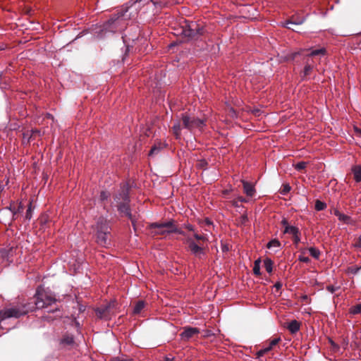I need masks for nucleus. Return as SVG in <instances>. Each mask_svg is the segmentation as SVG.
<instances>
[{
  "mask_svg": "<svg viewBox=\"0 0 361 361\" xmlns=\"http://www.w3.org/2000/svg\"><path fill=\"white\" fill-rule=\"evenodd\" d=\"M35 307L30 304H25L21 307H13L4 308L0 310V326L2 322L8 318H19L20 317L27 314L29 312L36 309H47L49 313H56V317H61V310L58 307L49 309V307L55 304L56 299L55 295L49 290H46L42 286L37 288L35 295Z\"/></svg>",
  "mask_w": 361,
  "mask_h": 361,
  "instance_id": "f257e3e1",
  "label": "nucleus"
},
{
  "mask_svg": "<svg viewBox=\"0 0 361 361\" xmlns=\"http://www.w3.org/2000/svg\"><path fill=\"white\" fill-rule=\"evenodd\" d=\"M141 1V0H132L128 2L103 25L94 28L95 37L101 39L106 37L108 32L116 33L123 31L128 25V20L137 17Z\"/></svg>",
  "mask_w": 361,
  "mask_h": 361,
  "instance_id": "f03ea898",
  "label": "nucleus"
},
{
  "mask_svg": "<svg viewBox=\"0 0 361 361\" xmlns=\"http://www.w3.org/2000/svg\"><path fill=\"white\" fill-rule=\"evenodd\" d=\"M94 230L96 232L97 243L104 247H108L110 245L109 235L111 233V228L104 217L100 216L97 219L94 226Z\"/></svg>",
  "mask_w": 361,
  "mask_h": 361,
  "instance_id": "7ed1b4c3",
  "label": "nucleus"
},
{
  "mask_svg": "<svg viewBox=\"0 0 361 361\" xmlns=\"http://www.w3.org/2000/svg\"><path fill=\"white\" fill-rule=\"evenodd\" d=\"M181 120L183 128L191 132L195 130L202 131L206 126L205 120L198 118L187 113L181 114Z\"/></svg>",
  "mask_w": 361,
  "mask_h": 361,
  "instance_id": "20e7f679",
  "label": "nucleus"
},
{
  "mask_svg": "<svg viewBox=\"0 0 361 361\" xmlns=\"http://www.w3.org/2000/svg\"><path fill=\"white\" fill-rule=\"evenodd\" d=\"M203 27L200 26L194 21H185V25L182 26V34L188 38H195L202 35Z\"/></svg>",
  "mask_w": 361,
  "mask_h": 361,
  "instance_id": "39448f33",
  "label": "nucleus"
},
{
  "mask_svg": "<svg viewBox=\"0 0 361 361\" xmlns=\"http://www.w3.org/2000/svg\"><path fill=\"white\" fill-rule=\"evenodd\" d=\"M187 244L188 250L195 257L202 259L205 256L206 253L204 248L195 243L192 236H187Z\"/></svg>",
  "mask_w": 361,
  "mask_h": 361,
  "instance_id": "423d86ee",
  "label": "nucleus"
},
{
  "mask_svg": "<svg viewBox=\"0 0 361 361\" xmlns=\"http://www.w3.org/2000/svg\"><path fill=\"white\" fill-rule=\"evenodd\" d=\"M129 202H130L118 203L116 204V206L117 207L118 211L121 214H123L125 216H126L131 221L133 225L134 226L135 220L131 214Z\"/></svg>",
  "mask_w": 361,
  "mask_h": 361,
  "instance_id": "0eeeda50",
  "label": "nucleus"
},
{
  "mask_svg": "<svg viewBox=\"0 0 361 361\" xmlns=\"http://www.w3.org/2000/svg\"><path fill=\"white\" fill-rule=\"evenodd\" d=\"M14 212H11L9 209H1L0 210V221L6 224H10L16 219Z\"/></svg>",
  "mask_w": 361,
  "mask_h": 361,
  "instance_id": "6e6552de",
  "label": "nucleus"
},
{
  "mask_svg": "<svg viewBox=\"0 0 361 361\" xmlns=\"http://www.w3.org/2000/svg\"><path fill=\"white\" fill-rule=\"evenodd\" d=\"M167 223H168V221L163 222V223H158V222L152 223L149 225V228L151 229H153V228L157 229L156 231H154V233L157 234V235H165V234L172 233V231H169L171 229V227L162 226L164 224H166Z\"/></svg>",
  "mask_w": 361,
  "mask_h": 361,
  "instance_id": "1a4fd4ad",
  "label": "nucleus"
},
{
  "mask_svg": "<svg viewBox=\"0 0 361 361\" xmlns=\"http://www.w3.org/2000/svg\"><path fill=\"white\" fill-rule=\"evenodd\" d=\"M200 332V329L196 327L186 326L184 328L183 332L180 334V336L183 341H188L192 336L198 334Z\"/></svg>",
  "mask_w": 361,
  "mask_h": 361,
  "instance_id": "9d476101",
  "label": "nucleus"
},
{
  "mask_svg": "<svg viewBox=\"0 0 361 361\" xmlns=\"http://www.w3.org/2000/svg\"><path fill=\"white\" fill-rule=\"evenodd\" d=\"M281 341V338L280 337H278V338H274L273 340H271L269 343V345L267 346V347H265L261 350H259V351L257 352L256 353V355L257 357H262L264 354L267 353L268 352H269L270 350H271L273 349V348L279 342Z\"/></svg>",
  "mask_w": 361,
  "mask_h": 361,
  "instance_id": "9b49d317",
  "label": "nucleus"
},
{
  "mask_svg": "<svg viewBox=\"0 0 361 361\" xmlns=\"http://www.w3.org/2000/svg\"><path fill=\"white\" fill-rule=\"evenodd\" d=\"M114 201L116 204L130 202L128 189L125 188H122L121 191L115 196Z\"/></svg>",
  "mask_w": 361,
  "mask_h": 361,
  "instance_id": "f8f14e48",
  "label": "nucleus"
},
{
  "mask_svg": "<svg viewBox=\"0 0 361 361\" xmlns=\"http://www.w3.org/2000/svg\"><path fill=\"white\" fill-rule=\"evenodd\" d=\"M163 226L165 227H171V229L169 231H172V233H178L180 235H182L185 237L184 242L187 243V236H191L190 234L185 233L183 230L178 228L177 226L173 224V220L168 221V223L166 224H164Z\"/></svg>",
  "mask_w": 361,
  "mask_h": 361,
  "instance_id": "ddd939ff",
  "label": "nucleus"
},
{
  "mask_svg": "<svg viewBox=\"0 0 361 361\" xmlns=\"http://www.w3.org/2000/svg\"><path fill=\"white\" fill-rule=\"evenodd\" d=\"M243 186V191L248 197H253L256 192L255 185L252 183L241 180Z\"/></svg>",
  "mask_w": 361,
  "mask_h": 361,
  "instance_id": "4468645a",
  "label": "nucleus"
},
{
  "mask_svg": "<svg viewBox=\"0 0 361 361\" xmlns=\"http://www.w3.org/2000/svg\"><path fill=\"white\" fill-rule=\"evenodd\" d=\"M305 20H306L305 17L296 18H295V17H293V18L291 20H287L285 23H283L282 26L285 27H288L289 29H291V27L288 26L289 24L296 25H301L305 21ZM292 30H293V28H292Z\"/></svg>",
  "mask_w": 361,
  "mask_h": 361,
  "instance_id": "2eb2a0df",
  "label": "nucleus"
},
{
  "mask_svg": "<svg viewBox=\"0 0 361 361\" xmlns=\"http://www.w3.org/2000/svg\"><path fill=\"white\" fill-rule=\"evenodd\" d=\"M287 329L291 334H295L300 329V324L297 320H292L288 323Z\"/></svg>",
  "mask_w": 361,
  "mask_h": 361,
  "instance_id": "dca6fc26",
  "label": "nucleus"
},
{
  "mask_svg": "<svg viewBox=\"0 0 361 361\" xmlns=\"http://www.w3.org/2000/svg\"><path fill=\"white\" fill-rule=\"evenodd\" d=\"M326 50L325 48L322 47L320 49H317L310 51V53L305 54L307 57L316 56H324L326 54Z\"/></svg>",
  "mask_w": 361,
  "mask_h": 361,
  "instance_id": "f3484780",
  "label": "nucleus"
},
{
  "mask_svg": "<svg viewBox=\"0 0 361 361\" xmlns=\"http://www.w3.org/2000/svg\"><path fill=\"white\" fill-rule=\"evenodd\" d=\"M281 244L280 241L277 239H273L270 240L268 243L267 247L269 249H275V252H277L281 248Z\"/></svg>",
  "mask_w": 361,
  "mask_h": 361,
  "instance_id": "a211bd4d",
  "label": "nucleus"
},
{
  "mask_svg": "<svg viewBox=\"0 0 361 361\" xmlns=\"http://www.w3.org/2000/svg\"><path fill=\"white\" fill-rule=\"evenodd\" d=\"M283 233H289L294 235L295 234H300V231L298 227L289 225L288 227L286 228V229H284Z\"/></svg>",
  "mask_w": 361,
  "mask_h": 361,
  "instance_id": "6ab92c4d",
  "label": "nucleus"
},
{
  "mask_svg": "<svg viewBox=\"0 0 361 361\" xmlns=\"http://www.w3.org/2000/svg\"><path fill=\"white\" fill-rule=\"evenodd\" d=\"M264 268L266 269V271L271 274L272 272V270H273V262L271 259L269 258H266L264 260Z\"/></svg>",
  "mask_w": 361,
  "mask_h": 361,
  "instance_id": "aec40b11",
  "label": "nucleus"
},
{
  "mask_svg": "<svg viewBox=\"0 0 361 361\" xmlns=\"http://www.w3.org/2000/svg\"><path fill=\"white\" fill-rule=\"evenodd\" d=\"M145 307V302L142 300H139L136 302L133 308L134 314H139Z\"/></svg>",
  "mask_w": 361,
  "mask_h": 361,
  "instance_id": "412c9836",
  "label": "nucleus"
},
{
  "mask_svg": "<svg viewBox=\"0 0 361 361\" xmlns=\"http://www.w3.org/2000/svg\"><path fill=\"white\" fill-rule=\"evenodd\" d=\"M349 313L353 315L361 314V303H358L350 307Z\"/></svg>",
  "mask_w": 361,
  "mask_h": 361,
  "instance_id": "4be33fe9",
  "label": "nucleus"
},
{
  "mask_svg": "<svg viewBox=\"0 0 361 361\" xmlns=\"http://www.w3.org/2000/svg\"><path fill=\"white\" fill-rule=\"evenodd\" d=\"M338 219L340 221L343 222L345 224H352V219L350 216L346 215L345 214L341 213L339 216L338 217Z\"/></svg>",
  "mask_w": 361,
  "mask_h": 361,
  "instance_id": "5701e85b",
  "label": "nucleus"
},
{
  "mask_svg": "<svg viewBox=\"0 0 361 361\" xmlns=\"http://www.w3.org/2000/svg\"><path fill=\"white\" fill-rule=\"evenodd\" d=\"M260 264H261L260 258H258L254 262L253 273H254V274H255L257 276L261 275Z\"/></svg>",
  "mask_w": 361,
  "mask_h": 361,
  "instance_id": "b1692460",
  "label": "nucleus"
},
{
  "mask_svg": "<svg viewBox=\"0 0 361 361\" xmlns=\"http://www.w3.org/2000/svg\"><path fill=\"white\" fill-rule=\"evenodd\" d=\"M313 69V65L311 64L310 63H309V61H307L306 62V64L304 67V71H303V78L305 77H307L308 75H310Z\"/></svg>",
  "mask_w": 361,
  "mask_h": 361,
  "instance_id": "393cba45",
  "label": "nucleus"
},
{
  "mask_svg": "<svg viewBox=\"0 0 361 361\" xmlns=\"http://www.w3.org/2000/svg\"><path fill=\"white\" fill-rule=\"evenodd\" d=\"M309 252H310V255L314 257V259H318L319 258V256H320V251L319 249L314 247H310L309 249Z\"/></svg>",
  "mask_w": 361,
  "mask_h": 361,
  "instance_id": "a878e982",
  "label": "nucleus"
},
{
  "mask_svg": "<svg viewBox=\"0 0 361 361\" xmlns=\"http://www.w3.org/2000/svg\"><path fill=\"white\" fill-rule=\"evenodd\" d=\"M180 130L181 126L179 122H176L173 126V133L175 134L176 138H179L180 135Z\"/></svg>",
  "mask_w": 361,
  "mask_h": 361,
  "instance_id": "bb28decb",
  "label": "nucleus"
},
{
  "mask_svg": "<svg viewBox=\"0 0 361 361\" xmlns=\"http://www.w3.org/2000/svg\"><path fill=\"white\" fill-rule=\"evenodd\" d=\"M73 343L74 338L73 336H66L61 341V343L62 344L72 345Z\"/></svg>",
  "mask_w": 361,
  "mask_h": 361,
  "instance_id": "cd10ccee",
  "label": "nucleus"
},
{
  "mask_svg": "<svg viewBox=\"0 0 361 361\" xmlns=\"http://www.w3.org/2000/svg\"><path fill=\"white\" fill-rule=\"evenodd\" d=\"M314 208L317 211H322L326 208V204L319 200H316Z\"/></svg>",
  "mask_w": 361,
  "mask_h": 361,
  "instance_id": "c85d7f7f",
  "label": "nucleus"
},
{
  "mask_svg": "<svg viewBox=\"0 0 361 361\" xmlns=\"http://www.w3.org/2000/svg\"><path fill=\"white\" fill-rule=\"evenodd\" d=\"M162 148L163 147H161V144H159V145H154L149 152V156L157 154Z\"/></svg>",
  "mask_w": 361,
  "mask_h": 361,
  "instance_id": "c756f323",
  "label": "nucleus"
},
{
  "mask_svg": "<svg viewBox=\"0 0 361 361\" xmlns=\"http://www.w3.org/2000/svg\"><path fill=\"white\" fill-rule=\"evenodd\" d=\"M108 308H109V306H105L103 307L97 308L95 312H96V314L98 316V317L102 318L104 316Z\"/></svg>",
  "mask_w": 361,
  "mask_h": 361,
  "instance_id": "7c9ffc66",
  "label": "nucleus"
},
{
  "mask_svg": "<svg viewBox=\"0 0 361 361\" xmlns=\"http://www.w3.org/2000/svg\"><path fill=\"white\" fill-rule=\"evenodd\" d=\"M32 202H30L28 207H27L26 213H25V219L27 220L30 221L32 219Z\"/></svg>",
  "mask_w": 361,
  "mask_h": 361,
  "instance_id": "2f4dec72",
  "label": "nucleus"
},
{
  "mask_svg": "<svg viewBox=\"0 0 361 361\" xmlns=\"http://www.w3.org/2000/svg\"><path fill=\"white\" fill-rule=\"evenodd\" d=\"M354 178L356 182H361V167L355 168L354 171Z\"/></svg>",
  "mask_w": 361,
  "mask_h": 361,
  "instance_id": "473e14b6",
  "label": "nucleus"
},
{
  "mask_svg": "<svg viewBox=\"0 0 361 361\" xmlns=\"http://www.w3.org/2000/svg\"><path fill=\"white\" fill-rule=\"evenodd\" d=\"M192 235L194 237V238L197 240H202V241L207 240V238L206 237V235L198 234L195 231L194 233H192Z\"/></svg>",
  "mask_w": 361,
  "mask_h": 361,
  "instance_id": "72a5a7b5",
  "label": "nucleus"
},
{
  "mask_svg": "<svg viewBox=\"0 0 361 361\" xmlns=\"http://www.w3.org/2000/svg\"><path fill=\"white\" fill-rule=\"evenodd\" d=\"M307 166V162L305 161H300L295 164L294 167L297 171H301L305 169Z\"/></svg>",
  "mask_w": 361,
  "mask_h": 361,
  "instance_id": "f704fd0d",
  "label": "nucleus"
},
{
  "mask_svg": "<svg viewBox=\"0 0 361 361\" xmlns=\"http://www.w3.org/2000/svg\"><path fill=\"white\" fill-rule=\"evenodd\" d=\"M360 270H361V266H353L348 268V272L354 275L357 274Z\"/></svg>",
  "mask_w": 361,
  "mask_h": 361,
  "instance_id": "c9c22d12",
  "label": "nucleus"
},
{
  "mask_svg": "<svg viewBox=\"0 0 361 361\" xmlns=\"http://www.w3.org/2000/svg\"><path fill=\"white\" fill-rule=\"evenodd\" d=\"M290 186L288 184L283 185V188L281 190L282 195H286L290 190Z\"/></svg>",
  "mask_w": 361,
  "mask_h": 361,
  "instance_id": "e433bc0d",
  "label": "nucleus"
},
{
  "mask_svg": "<svg viewBox=\"0 0 361 361\" xmlns=\"http://www.w3.org/2000/svg\"><path fill=\"white\" fill-rule=\"evenodd\" d=\"M250 111L255 116H260L263 114V111L259 108H253Z\"/></svg>",
  "mask_w": 361,
  "mask_h": 361,
  "instance_id": "4c0bfd02",
  "label": "nucleus"
},
{
  "mask_svg": "<svg viewBox=\"0 0 361 361\" xmlns=\"http://www.w3.org/2000/svg\"><path fill=\"white\" fill-rule=\"evenodd\" d=\"M23 142L24 143L28 142L30 140V138L32 136V134L30 133V132H29V131L25 132V133H23Z\"/></svg>",
  "mask_w": 361,
  "mask_h": 361,
  "instance_id": "58836bf2",
  "label": "nucleus"
},
{
  "mask_svg": "<svg viewBox=\"0 0 361 361\" xmlns=\"http://www.w3.org/2000/svg\"><path fill=\"white\" fill-rule=\"evenodd\" d=\"M207 164L208 163L205 159H201L199 161L197 166L202 169H205L207 166Z\"/></svg>",
  "mask_w": 361,
  "mask_h": 361,
  "instance_id": "ea45409f",
  "label": "nucleus"
},
{
  "mask_svg": "<svg viewBox=\"0 0 361 361\" xmlns=\"http://www.w3.org/2000/svg\"><path fill=\"white\" fill-rule=\"evenodd\" d=\"M109 196V195L108 192H106L105 191H102L100 192L99 199L101 201H104L108 199Z\"/></svg>",
  "mask_w": 361,
  "mask_h": 361,
  "instance_id": "a19ab883",
  "label": "nucleus"
},
{
  "mask_svg": "<svg viewBox=\"0 0 361 361\" xmlns=\"http://www.w3.org/2000/svg\"><path fill=\"white\" fill-rule=\"evenodd\" d=\"M339 287L338 286H326V290L330 292L331 293H334L335 291H336L337 290H338Z\"/></svg>",
  "mask_w": 361,
  "mask_h": 361,
  "instance_id": "79ce46f5",
  "label": "nucleus"
},
{
  "mask_svg": "<svg viewBox=\"0 0 361 361\" xmlns=\"http://www.w3.org/2000/svg\"><path fill=\"white\" fill-rule=\"evenodd\" d=\"M298 260L300 262H305V263H309L310 261V259L308 257H305L303 255H299Z\"/></svg>",
  "mask_w": 361,
  "mask_h": 361,
  "instance_id": "37998d69",
  "label": "nucleus"
},
{
  "mask_svg": "<svg viewBox=\"0 0 361 361\" xmlns=\"http://www.w3.org/2000/svg\"><path fill=\"white\" fill-rule=\"evenodd\" d=\"M183 227L192 233L195 231L194 226L190 224H183Z\"/></svg>",
  "mask_w": 361,
  "mask_h": 361,
  "instance_id": "c03bdc74",
  "label": "nucleus"
},
{
  "mask_svg": "<svg viewBox=\"0 0 361 361\" xmlns=\"http://www.w3.org/2000/svg\"><path fill=\"white\" fill-rule=\"evenodd\" d=\"M353 246L356 248L361 249V235L357 238V239L353 244Z\"/></svg>",
  "mask_w": 361,
  "mask_h": 361,
  "instance_id": "a18cd8bd",
  "label": "nucleus"
},
{
  "mask_svg": "<svg viewBox=\"0 0 361 361\" xmlns=\"http://www.w3.org/2000/svg\"><path fill=\"white\" fill-rule=\"evenodd\" d=\"M329 343H331V345L334 351L338 350L339 346L334 341H333L331 339H329Z\"/></svg>",
  "mask_w": 361,
  "mask_h": 361,
  "instance_id": "49530a36",
  "label": "nucleus"
},
{
  "mask_svg": "<svg viewBox=\"0 0 361 361\" xmlns=\"http://www.w3.org/2000/svg\"><path fill=\"white\" fill-rule=\"evenodd\" d=\"M23 212V207L22 205V203L20 202L18 209H16L15 212H13V213H15V216H16L17 214L22 213Z\"/></svg>",
  "mask_w": 361,
  "mask_h": 361,
  "instance_id": "de8ad7c7",
  "label": "nucleus"
},
{
  "mask_svg": "<svg viewBox=\"0 0 361 361\" xmlns=\"http://www.w3.org/2000/svg\"><path fill=\"white\" fill-rule=\"evenodd\" d=\"M281 225L284 227V229H286V227L289 226L288 219L285 217H283L281 221Z\"/></svg>",
  "mask_w": 361,
  "mask_h": 361,
  "instance_id": "09e8293b",
  "label": "nucleus"
},
{
  "mask_svg": "<svg viewBox=\"0 0 361 361\" xmlns=\"http://www.w3.org/2000/svg\"><path fill=\"white\" fill-rule=\"evenodd\" d=\"M293 236V242L295 245H298L300 242V238L299 234H295Z\"/></svg>",
  "mask_w": 361,
  "mask_h": 361,
  "instance_id": "8fccbe9b",
  "label": "nucleus"
},
{
  "mask_svg": "<svg viewBox=\"0 0 361 361\" xmlns=\"http://www.w3.org/2000/svg\"><path fill=\"white\" fill-rule=\"evenodd\" d=\"M109 361H130L128 360L124 359L120 357H112Z\"/></svg>",
  "mask_w": 361,
  "mask_h": 361,
  "instance_id": "3c124183",
  "label": "nucleus"
},
{
  "mask_svg": "<svg viewBox=\"0 0 361 361\" xmlns=\"http://www.w3.org/2000/svg\"><path fill=\"white\" fill-rule=\"evenodd\" d=\"M221 248L223 252H226L229 250V247L226 244H221Z\"/></svg>",
  "mask_w": 361,
  "mask_h": 361,
  "instance_id": "603ef678",
  "label": "nucleus"
},
{
  "mask_svg": "<svg viewBox=\"0 0 361 361\" xmlns=\"http://www.w3.org/2000/svg\"><path fill=\"white\" fill-rule=\"evenodd\" d=\"M331 213L338 218L341 212H340L338 209L334 208L331 211Z\"/></svg>",
  "mask_w": 361,
  "mask_h": 361,
  "instance_id": "864d4df0",
  "label": "nucleus"
},
{
  "mask_svg": "<svg viewBox=\"0 0 361 361\" xmlns=\"http://www.w3.org/2000/svg\"><path fill=\"white\" fill-rule=\"evenodd\" d=\"M343 348L345 349L348 345V338H343L342 343H341Z\"/></svg>",
  "mask_w": 361,
  "mask_h": 361,
  "instance_id": "5fc2aeb1",
  "label": "nucleus"
},
{
  "mask_svg": "<svg viewBox=\"0 0 361 361\" xmlns=\"http://www.w3.org/2000/svg\"><path fill=\"white\" fill-rule=\"evenodd\" d=\"M129 51H130L129 47H126V49H125V52H124L123 58H122L123 61H125L126 57L128 56Z\"/></svg>",
  "mask_w": 361,
  "mask_h": 361,
  "instance_id": "6e6d98bb",
  "label": "nucleus"
},
{
  "mask_svg": "<svg viewBox=\"0 0 361 361\" xmlns=\"http://www.w3.org/2000/svg\"><path fill=\"white\" fill-rule=\"evenodd\" d=\"M282 287V283L279 281L276 282L275 284H274V288H276L277 290H279L281 289Z\"/></svg>",
  "mask_w": 361,
  "mask_h": 361,
  "instance_id": "4d7b16f0",
  "label": "nucleus"
},
{
  "mask_svg": "<svg viewBox=\"0 0 361 361\" xmlns=\"http://www.w3.org/2000/svg\"><path fill=\"white\" fill-rule=\"evenodd\" d=\"M174 357L166 356L163 361H173Z\"/></svg>",
  "mask_w": 361,
  "mask_h": 361,
  "instance_id": "13d9d810",
  "label": "nucleus"
},
{
  "mask_svg": "<svg viewBox=\"0 0 361 361\" xmlns=\"http://www.w3.org/2000/svg\"><path fill=\"white\" fill-rule=\"evenodd\" d=\"M3 209H9L11 212H15L16 208L13 207L12 204H10L8 207H4Z\"/></svg>",
  "mask_w": 361,
  "mask_h": 361,
  "instance_id": "bf43d9fd",
  "label": "nucleus"
},
{
  "mask_svg": "<svg viewBox=\"0 0 361 361\" xmlns=\"http://www.w3.org/2000/svg\"><path fill=\"white\" fill-rule=\"evenodd\" d=\"M355 131L360 135L361 136V129L360 128H358L357 127L355 128Z\"/></svg>",
  "mask_w": 361,
  "mask_h": 361,
  "instance_id": "052dcab7",
  "label": "nucleus"
},
{
  "mask_svg": "<svg viewBox=\"0 0 361 361\" xmlns=\"http://www.w3.org/2000/svg\"><path fill=\"white\" fill-rule=\"evenodd\" d=\"M204 221H205L206 225L209 226V225L212 224V222L209 219H206Z\"/></svg>",
  "mask_w": 361,
  "mask_h": 361,
  "instance_id": "680f3d73",
  "label": "nucleus"
},
{
  "mask_svg": "<svg viewBox=\"0 0 361 361\" xmlns=\"http://www.w3.org/2000/svg\"><path fill=\"white\" fill-rule=\"evenodd\" d=\"M43 319H44V320H47V321H51V320L52 321V320H54V319H53V318H51L50 317H48V316H44V317H43Z\"/></svg>",
  "mask_w": 361,
  "mask_h": 361,
  "instance_id": "e2e57ef3",
  "label": "nucleus"
},
{
  "mask_svg": "<svg viewBox=\"0 0 361 361\" xmlns=\"http://www.w3.org/2000/svg\"><path fill=\"white\" fill-rule=\"evenodd\" d=\"M32 135V134H35V133H39V131L37 129L35 130H32L31 133H30Z\"/></svg>",
  "mask_w": 361,
  "mask_h": 361,
  "instance_id": "0e129e2a",
  "label": "nucleus"
},
{
  "mask_svg": "<svg viewBox=\"0 0 361 361\" xmlns=\"http://www.w3.org/2000/svg\"><path fill=\"white\" fill-rule=\"evenodd\" d=\"M239 200H240L241 202H246V200H245L244 197H240V198H239Z\"/></svg>",
  "mask_w": 361,
  "mask_h": 361,
  "instance_id": "69168bd1",
  "label": "nucleus"
},
{
  "mask_svg": "<svg viewBox=\"0 0 361 361\" xmlns=\"http://www.w3.org/2000/svg\"><path fill=\"white\" fill-rule=\"evenodd\" d=\"M242 219H243V221H246L247 219V216L246 215H243L242 216Z\"/></svg>",
  "mask_w": 361,
  "mask_h": 361,
  "instance_id": "338daca9",
  "label": "nucleus"
}]
</instances>
